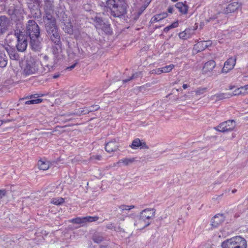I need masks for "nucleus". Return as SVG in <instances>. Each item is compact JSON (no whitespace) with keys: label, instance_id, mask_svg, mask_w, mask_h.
Here are the masks:
<instances>
[{"label":"nucleus","instance_id":"f257e3e1","mask_svg":"<svg viewBox=\"0 0 248 248\" xmlns=\"http://www.w3.org/2000/svg\"><path fill=\"white\" fill-rule=\"evenodd\" d=\"M44 10L45 15L43 21L47 35L51 41L56 44L60 43V35L56 25V19L52 16L53 13V2L49 0L45 1Z\"/></svg>","mask_w":248,"mask_h":248},{"label":"nucleus","instance_id":"f03ea898","mask_svg":"<svg viewBox=\"0 0 248 248\" xmlns=\"http://www.w3.org/2000/svg\"><path fill=\"white\" fill-rule=\"evenodd\" d=\"M26 33L31 39V45L33 49L38 50L40 48L41 42L39 41L40 29L36 22L30 20L27 26Z\"/></svg>","mask_w":248,"mask_h":248},{"label":"nucleus","instance_id":"7ed1b4c3","mask_svg":"<svg viewBox=\"0 0 248 248\" xmlns=\"http://www.w3.org/2000/svg\"><path fill=\"white\" fill-rule=\"evenodd\" d=\"M45 71L46 69L42 67L41 63L32 58L27 59L22 67V74L26 76L42 74Z\"/></svg>","mask_w":248,"mask_h":248},{"label":"nucleus","instance_id":"20e7f679","mask_svg":"<svg viewBox=\"0 0 248 248\" xmlns=\"http://www.w3.org/2000/svg\"><path fill=\"white\" fill-rule=\"evenodd\" d=\"M107 6L110 9L111 16L120 17L126 14L127 5L124 1L108 0Z\"/></svg>","mask_w":248,"mask_h":248},{"label":"nucleus","instance_id":"39448f33","mask_svg":"<svg viewBox=\"0 0 248 248\" xmlns=\"http://www.w3.org/2000/svg\"><path fill=\"white\" fill-rule=\"evenodd\" d=\"M222 248H247V241L243 237L236 236L223 241Z\"/></svg>","mask_w":248,"mask_h":248},{"label":"nucleus","instance_id":"423d86ee","mask_svg":"<svg viewBox=\"0 0 248 248\" xmlns=\"http://www.w3.org/2000/svg\"><path fill=\"white\" fill-rule=\"evenodd\" d=\"M61 42L60 41V44H57L58 46L53 47L52 48L53 54L54 56V58L53 59H49V57L47 56L44 57V60L46 61H48V63H46L45 65L47 67V71H48L51 68H52L54 65L57 63V59H61L62 58V50L61 47L60 46ZM55 44V43H54Z\"/></svg>","mask_w":248,"mask_h":248},{"label":"nucleus","instance_id":"0eeeda50","mask_svg":"<svg viewBox=\"0 0 248 248\" xmlns=\"http://www.w3.org/2000/svg\"><path fill=\"white\" fill-rule=\"evenodd\" d=\"M235 126V123L233 120H228L215 127V129L222 133L228 132L232 131Z\"/></svg>","mask_w":248,"mask_h":248},{"label":"nucleus","instance_id":"6e6552de","mask_svg":"<svg viewBox=\"0 0 248 248\" xmlns=\"http://www.w3.org/2000/svg\"><path fill=\"white\" fill-rule=\"evenodd\" d=\"M16 36L17 44L16 46L17 50L20 52L24 51L27 46V37L25 36L22 33H15Z\"/></svg>","mask_w":248,"mask_h":248},{"label":"nucleus","instance_id":"1a4fd4ad","mask_svg":"<svg viewBox=\"0 0 248 248\" xmlns=\"http://www.w3.org/2000/svg\"><path fill=\"white\" fill-rule=\"evenodd\" d=\"M236 62V57L229 58L224 63L223 68L221 70V73L226 74L232 70Z\"/></svg>","mask_w":248,"mask_h":248},{"label":"nucleus","instance_id":"9d476101","mask_svg":"<svg viewBox=\"0 0 248 248\" xmlns=\"http://www.w3.org/2000/svg\"><path fill=\"white\" fill-rule=\"evenodd\" d=\"M216 66V63L213 60H210L205 62L202 69V74L208 76H211L213 71Z\"/></svg>","mask_w":248,"mask_h":248},{"label":"nucleus","instance_id":"9b49d317","mask_svg":"<svg viewBox=\"0 0 248 248\" xmlns=\"http://www.w3.org/2000/svg\"><path fill=\"white\" fill-rule=\"evenodd\" d=\"M242 3L237 2H233L228 5L227 7L224 9L223 13L228 14L235 12L239 8H241Z\"/></svg>","mask_w":248,"mask_h":248},{"label":"nucleus","instance_id":"f8f14e48","mask_svg":"<svg viewBox=\"0 0 248 248\" xmlns=\"http://www.w3.org/2000/svg\"><path fill=\"white\" fill-rule=\"evenodd\" d=\"M5 46L0 45V67H4L7 64V57L5 54Z\"/></svg>","mask_w":248,"mask_h":248},{"label":"nucleus","instance_id":"ddd939ff","mask_svg":"<svg viewBox=\"0 0 248 248\" xmlns=\"http://www.w3.org/2000/svg\"><path fill=\"white\" fill-rule=\"evenodd\" d=\"M155 210L154 209H146L140 213V216L142 217V219L147 221L155 217Z\"/></svg>","mask_w":248,"mask_h":248},{"label":"nucleus","instance_id":"4468645a","mask_svg":"<svg viewBox=\"0 0 248 248\" xmlns=\"http://www.w3.org/2000/svg\"><path fill=\"white\" fill-rule=\"evenodd\" d=\"M9 20L5 16L0 17V35L4 33L8 29Z\"/></svg>","mask_w":248,"mask_h":248},{"label":"nucleus","instance_id":"2eb2a0df","mask_svg":"<svg viewBox=\"0 0 248 248\" xmlns=\"http://www.w3.org/2000/svg\"><path fill=\"white\" fill-rule=\"evenodd\" d=\"M118 143L115 140H112L106 144L105 150L108 153L115 152L117 150Z\"/></svg>","mask_w":248,"mask_h":248},{"label":"nucleus","instance_id":"dca6fc26","mask_svg":"<svg viewBox=\"0 0 248 248\" xmlns=\"http://www.w3.org/2000/svg\"><path fill=\"white\" fill-rule=\"evenodd\" d=\"M248 93V84L235 89L230 96L245 95Z\"/></svg>","mask_w":248,"mask_h":248},{"label":"nucleus","instance_id":"f3484780","mask_svg":"<svg viewBox=\"0 0 248 248\" xmlns=\"http://www.w3.org/2000/svg\"><path fill=\"white\" fill-rule=\"evenodd\" d=\"M150 222L148 221L142 219L140 216L136 219L134 223L135 226L139 230H141L148 226Z\"/></svg>","mask_w":248,"mask_h":248},{"label":"nucleus","instance_id":"a211bd4d","mask_svg":"<svg viewBox=\"0 0 248 248\" xmlns=\"http://www.w3.org/2000/svg\"><path fill=\"white\" fill-rule=\"evenodd\" d=\"M130 146L132 149H137L138 147H140V148L142 149L149 148L145 142H141L140 140L138 138L133 140Z\"/></svg>","mask_w":248,"mask_h":248},{"label":"nucleus","instance_id":"6ab92c4d","mask_svg":"<svg viewBox=\"0 0 248 248\" xmlns=\"http://www.w3.org/2000/svg\"><path fill=\"white\" fill-rule=\"evenodd\" d=\"M224 220V217L222 214L216 215L211 219V225L214 227H217L222 223Z\"/></svg>","mask_w":248,"mask_h":248},{"label":"nucleus","instance_id":"aec40b11","mask_svg":"<svg viewBox=\"0 0 248 248\" xmlns=\"http://www.w3.org/2000/svg\"><path fill=\"white\" fill-rule=\"evenodd\" d=\"M6 51L9 54L11 59L18 60L19 59L18 54L14 50H12L10 45L5 46Z\"/></svg>","mask_w":248,"mask_h":248},{"label":"nucleus","instance_id":"412c9836","mask_svg":"<svg viewBox=\"0 0 248 248\" xmlns=\"http://www.w3.org/2000/svg\"><path fill=\"white\" fill-rule=\"evenodd\" d=\"M168 14L167 13H163L160 14L156 15L151 18L150 22L152 23H154L166 18Z\"/></svg>","mask_w":248,"mask_h":248},{"label":"nucleus","instance_id":"4be33fe9","mask_svg":"<svg viewBox=\"0 0 248 248\" xmlns=\"http://www.w3.org/2000/svg\"><path fill=\"white\" fill-rule=\"evenodd\" d=\"M231 97L230 94H227L225 93H218L212 95L211 96V99L216 101H219Z\"/></svg>","mask_w":248,"mask_h":248},{"label":"nucleus","instance_id":"5701e85b","mask_svg":"<svg viewBox=\"0 0 248 248\" xmlns=\"http://www.w3.org/2000/svg\"><path fill=\"white\" fill-rule=\"evenodd\" d=\"M205 41H201L197 43L194 46V49L197 52L202 51L207 48V45Z\"/></svg>","mask_w":248,"mask_h":248},{"label":"nucleus","instance_id":"b1692460","mask_svg":"<svg viewBox=\"0 0 248 248\" xmlns=\"http://www.w3.org/2000/svg\"><path fill=\"white\" fill-rule=\"evenodd\" d=\"M38 166L40 170H46L49 169L50 164L48 161L39 160L38 162Z\"/></svg>","mask_w":248,"mask_h":248},{"label":"nucleus","instance_id":"393cba45","mask_svg":"<svg viewBox=\"0 0 248 248\" xmlns=\"http://www.w3.org/2000/svg\"><path fill=\"white\" fill-rule=\"evenodd\" d=\"M176 7L182 14H186L187 12L188 7L186 5L182 2H178L175 5Z\"/></svg>","mask_w":248,"mask_h":248},{"label":"nucleus","instance_id":"a878e982","mask_svg":"<svg viewBox=\"0 0 248 248\" xmlns=\"http://www.w3.org/2000/svg\"><path fill=\"white\" fill-rule=\"evenodd\" d=\"M135 161L134 158H124L120 160L118 162V164H123L125 166H128L131 164H132Z\"/></svg>","mask_w":248,"mask_h":248},{"label":"nucleus","instance_id":"bb28decb","mask_svg":"<svg viewBox=\"0 0 248 248\" xmlns=\"http://www.w3.org/2000/svg\"><path fill=\"white\" fill-rule=\"evenodd\" d=\"M99 217L97 216L95 217H91L87 216L86 217H83L84 219V223H85L87 222H92L93 221H97Z\"/></svg>","mask_w":248,"mask_h":248},{"label":"nucleus","instance_id":"cd10ccee","mask_svg":"<svg viewBox=\"0 0 248 248\" xmlns=\"http://www.w3.org/2000/svg\"><path fill=\"white\" fill-rule=\"evenodd\" d=\"M93 240L94 242L99 243L104 240V238L103 236L99 233L95 234L93 236Z\"/></svg>","mask_w":248,"mask_h":248},{"label":"nucleus","instance_id":"c85d7f7f","mask_svg":"<svg viewBox=\"0 0 248 248\" xmlns=\"http://www.w3.org/2000/svg\"><path fill=\"white\" fill-rule=\"evenodd\" d=\"M51 202L54 204L59 205L63 203L64 199L62 198H53L52 199Z\"/></svg>","mask_w":248,"mask_h":248},{"label":"nucleus","instance_id":"c756f323","mask_svg":"<svg viewBox=\"0 0 248 248\" xmlns=\"http://www.w3.org/2000/svg\"><path fill=\"white\" fill-rule=\"evenodd\" d=\"M175 67L174 64H170L162 67V71L163 73H169Z\"/></svg>","mask_w":248,"mask_h":248},{"label":"nucleus","instance_id":"7c9ffc66","mask_svg":"<svg viewBox=\"0 0 248 248\" xmlns=\"http://www.w3.org/2000/svg\"><path fill=\"white\" fill-rule=\"evenodd\" d=\"M135 206L134 205H126L125 204H122L119 206V208L121 211H129L133 208H134Z\"/></svg>","mask_w":248,"mask_h":248},{"label":"nucleus","instance_id":"2f4dec72","mask_svg":"<svg viewBox=\"0 0 248 248\" xmlns=\"http://www.w3.org/2000/svg\"><path fill=\"white\" fill-rule=\"evenodd\" d=\"M178 21H176L172 23L170 25L166 27L164 29V31L165 32H167L169 31L171 29L175 28L178 27Z\"/></svg>","mask_w":248,"mask_h":248},{"label":"nucleus","instance_id":"473e14b6","mask_svg":"<svg viewBox=\"0 0 248 248\" xmlns=\"http://www.w3.org/2000/svg\"><path fill=\"white\" fill-rule=\"evenodd\" d=\"M69 221L76 224H84L83 217H77L70 220Z\"/></svg>","mask_w":248,"mask_h":248},{"label":"nucleus","instance_id":"72a5a7b5","mask_svg":"<svg viewBox=\"0 0 248 248\" xmlns=\"http://www.w3.org/2000/svg\"><path fill=\"white\" fill-rule=\"evenodd\" d=\"M16 35H8L6 36L5 39L6 42L8 44L7 45H10V46H12L11 41H14L15 39Z\"/></svg>","mask_w":248,"mask_h":248},{"label":"nucleus","instance_id":"f704fd0d","mask_svg":"<svg viewBox=\"0 0 248 248\" xmlns=\"http://www.w3.org/2000/svg\"><path fill=\"white\" fill-rule=\"evenodd\" d=\"M42 101V99H31L30 100L27 101L25 102V104L31 105V104H38V103H41Z\"/></svg>","mask_w":248,"mask_h":248},{"label":"nucleus","instance_id":"c9c22d12","mask_svg":"<svg viewBox=\"0 0 248 248\" xmlns=\"http://www.w3.org/2000/svg\"><path fill=\"white\" fill-rule=\"evenodd\" d=\"M207 88H199L197 89L195 91V93L197 95H200L203 94L204 93L206 92Z\"/></svg>","mask_w":248,"mask_h":248},{"label":"nucleus","instance_id":"e433bc0d","mask_svg":"<svg viewBox=\"0 0 248 248\" xmlns=\"http://www.w3.org/2000/svg\"><path fill=\"white\" fill-rule=\"evenodd\" d=\"M99 108L98 105H95L91 106L87 109V112H92L95 110H97Z\"/></svg>","mask_w":248,"mask_h":248},{"label":"nucleus","instance_id":"4c0bfd02","mask_svg":"<svg viewBox=\"0 0 248 248\" xmlns=\"http://www.w3.org/2000/svg\"><path fill=\"white\" fill-rule=\"evenodd\" d=\"M162 70V67L161 68H157V69H155L151 71V73H152V74H157V75H160V74H161L162 73H163V71Z\"/></svg>","mask_w":248,"mask_h":248},{"label":"nucleus","instance_id":"58836bf2","mask_svg":"<svg viewBox=\"0 0 248 248\" xmlns=\"http://www.w3.org/2000/svg\"><path fill=\"white\" fill-rule=\"evenodd\" d=\"M106 228L108 229L115 230L116 227L114 225V223H109L106 225Z\"/></svg>","mask_w":248,"mask_h":248},{"label":"nucleus","instance_id":"ea45409f","mask_svg":"<svg viewBox=\"0 0 248 248\" xmlns=\"http://www.w3.org/2000/svg\"><path fill=\"white\" fill-rule=\"evenodd\" d=\"M87 109L88 108H84L83 109H80L79 110L78 112L79 114H86L89 113L90 112H87Z\"/></svg>","mask_w":248,"mask_h":248},{"label":"nucleus","instance_id":"a19ab883","mask_svg":"<svg viewBox=\"0 0 248 248\" xmlns=\"http://www.w3.org/2000/svg\"><path fill=\"white\" fill-rule=\"evenodd\" d=\"M138 76V73H136V74H134L132 75V77H131V78H128V79H125V80H124V82H126L127 81H130L131 79L134 78L135 77H137Z\"/></svg>","mask_w":248,"mask_h":248},{"label":"nucleus","instance_id":"79ce46f5","mask_svg":"<svg viewBox=\"0 0 248 248\" xmlns=\"http://www.w3.org/2000/svg\"><path fill=\"white\" fill-rule=\"evenodd\" d=\"M101 158V156L100 155H93L91 157V159H96V160H100Z\"/></svg>","mask_w":248,"mask_h":248},{"label":"nucleus","instance_id":"37998d69","mask_svg":"<svg viewBox=\"0 0 248 248\" xmlns=\"http://www.w3.org/2000/svg\"><path fill=\"white\" fill-rule=\"evenodd\" d=\"M6 195V191L5 190H0V199L2 198Z\"/></svg>","mask_w":248,"mask_h":248},{"label":"nucleus","instance_id":"c03bdc74","mask_svg":"<svg viewBox=\"0 0 248 248\" xmlns=\"http://www.w3.org/2000/svg\"><path fill=\"white\" fill-rule=\"evenodd\" d=\"M186 30H185L184 31L182 32H180L179 33V37L180 38H184L186 37Z\"/></svg>","mask_w":248,"mask_h":248},{"label":"nucleus","instance_id":"a18cd8bd","mask_svg":"<svg viewBox=\"0 0 248 248\" xmlns=\"http://www.w3.org/2000/svg\"><path fill=\"white\" fill-rule=\"evenodd\" d=\"M173 8L172 7H170L168 9V12H169L170 13H172L173 12Z\"/></svg>","mask_w":248,"mask_h":248},{"label":"nucleus","instance_id":"49530a36","mask_svg":"<svg viewBox=\"0 0 248 248\" xmlns=\"http://www.w3.org/2000/svg\"><path fill=\"white\" fill-rule=\"evenodd\" d=\"M217 18V16H213V17H210L209 19H207V20H206V21L208 22H209L211 19H216V18Z\"/></svg>","mask_w":248,"mask_h":248},{"label":"nucleus","instance_id":"de8ad7c7","mask_svg":"<svg viewBox=\"0 0 248 248\" xmlns=\"http://www.w3.org/2000/svg\"><path fill=\"white\" fill-rule=\"evenodd\" d=\"M205 42L206 43V44L207 45V47H208L209 46H210L211 45V42L210 41H205Z\"/></svg>","mask_w":248,"mask_h":248},{"label":"nucleus","instance_id":"09e8293b","mask_svg":"<svg viewBox=\"0 0 248 248\" xmlns=\"http://www.w3.org/2000/svg\"><path fill=\"white\" fill-rule=\"evenodd\" d=\"M59 77H60L59 74H55L53 76V78H59Z\"/></svg>","mask_w":248,"mask_h":248},{"label":"nucleus","instance_id":"8fccbe9b","mask_svg":"<svg viewBox=\"0 0 248 248\" xmlns=\"http://www.w3.org/2000/svg\"><path fill=\"white\" fill-rule=\"evenodd\" d=\"M189 86L186 84H184L183 85V88L184 89H186Z\"/></svg>","mask_w":248,"mask_h":248},{"label":"nucleus","instance_id":"3c124183","mask_svg":"<svg viewBox=\"0 0 248 248\" xmlns=\"http://www.w3.org/2000/svg\"><path fill=\"white\" fill-rule=\"evenodd\" d=\"M75 65H76V64H74L72 65V66H71L70 67H68V68L72 69L74 68L75 67Z\"/></svg>","mask_w":248,"mask_h":248},{"label":"nucleus","instance_id":"603ef678","mask_svg":"<svg viewBox=\"0 0 248 248\" xmlns=\"http://www.w3.org/2000/svg\"><path fill=\"white\" fill-rule=\"evenodd\" d=\"M68 33H71L72 32V30L71 29H69V31H67Z\"/></svg>","mask_w":248,"mask_h":248},{"label":"nucleus","instance_id":"864d4df0","mask_svg":"<svg viewBox=\"0 0 248 248\" xmlns=\"http://www.w3.org/2000/svg\"><path fill=\"white\" fill-rule=\"evenodd\" d=\"M234 88V86H230L229 87V90H232Z\"/></svg>","mask_w":248,"mask_h":248},{"label":"nucleus","instance_id":"5fc2aeb1","mask_svg":"<svg viewBox=\"0 0 248 248\" xmlns=\"http://www.w3.org/2000/svg\"><path fill=\"white\" fill-rule=\"evenodd\" d=\"M3 123V121L1 120H0V125H1Z\"/></svg>","mask_w":248,"mask_h":248},{"label":"nucleus","instance_id":"6e6d98bb","mask_svg":"<svg viewBox=\"0 0 248 248\" xmlns=\"http://www.w3.org/2000/svg\"><path fill=\"white\" fill-rule=\"evenodd\" d=\"M235 191H236V190H235V189H234V190H232V193H234V192H235Z\"/></svg>","mask_w":248,"mask_h":248},{"label":"nucleus","instance_id":"4d7b16f0","mask_svg":"<svg viewBox=\"0 0 248 248\" xmlns=\"http://www.w3.org/2000/svg\"><path fill=\"white\" fill-rule=\"evenodd\" d=\"M173 2H176L178 0H171Z\"/></svg>","mask_w":248,"mask_h":248},{"label":"nucleus","instance_id":"13d9d810","mask_svg":"<svg viewBox=\"0 0 248 248\" xmlns=\"http://www.w3.org/2000/svg\"><path fill=\"white\" fill-rule=\"evenodd\" d=\"M71 114H69L68 115V116H70V115H71Z\"/></svg>","mask_w":248,"mask_h":248},{"label":"nucleus","instance_id":"bf43d9fd","mask_svg":"<svg viewBox=\"0 0 248 248\" xmlns=\"http://www.w3.org/2000/svg\"><path fill=\"white\" fill-rule=\"evenodd\" d=\"M105 248L104 247L103 248Z\"/></svg>","mask_w":248,"mask_h":248}]
</instances>
